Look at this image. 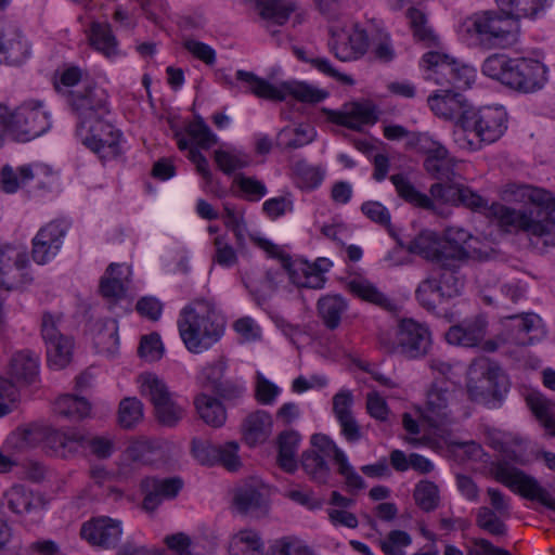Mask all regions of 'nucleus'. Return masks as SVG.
<instances>
[{"label":"nucleus","instance_id":"obj_1","mask_svg":"<svg viewBox=\"0 0 555 555\" xmlns=\"http://www.w3.org/2000/svg\"><path fill=\"white\" fill-rule=\"evenodd\" d=\"M518 190L535 206L533 209H515L492 204L491 215L506 232L525 233L538 250L555 247V197L551 192L539 188L524 185Z\"/></svg>","mask_w":555,"mask_h":555},{"label":"nucleus","instance_id":"obj_2","mask_svg":"<svg viewBox=\"0 0 555 555\" xmlns=\"http://www.w3.org/2000/svg\"><path fill=\"white\" fill-rule=\"evenodd\" d=\"M178 328L188 350L199 353L221 338L224 326L215 305L205 298H196L181 310Z\"/></svg>","mask_w":555,"mask_h":555},{"label":"nucleus","instance_id":"obj_3","mask_svg":"<svg viewBox=\"0 0 555 555\" xmlns=\"http://www.w3.org/2000/svg\"><path fill=\"white\" fill-rule=\"evenodd\" d=\"M236 79L244 85L246 91L269 101L281 102L287 95H292L300 102L319 103L327 95L326 92L306 82L286 81L275 86L254 73L243 69L236 72Z\"/></svg>","mask_w":555,"mask_h":555},{"label":"nucleus","instance_id":"obj_4","mask_svg":"<svg viewBox=\"0 0 555 555\" xmlns=\"http://www.w3.org/2000/svg\"><path fill=\"white\" fill-rule=\"evenodd\" d=\"M422 67L426 72L425 79L439 86L440 91L468 89L475 78L474 68L438 51L425 53Z\"/></svg>","mask_w":555,"mask_h":555},{"label":"nucleus","instance_id":"obj_5","mask_svg":"<svg viewBox=\"0 0 555 555\" xmlns=\"http://www.w3.org/2000/svg\"><path fill=\"white\" fill-rule=\"evenodd\" d=\"M467 30L487 49H506L518 42L520 26L518 20L485 12L472 18Z\"/></svg>","mask_w":555,"mask_h":555},{"label":"nucleus","instance_id":"obj_6","mask_svg":"<svg viewBox=\"0 0 555 555\" xmlns=\"http://www.w3.org/2000/svg\"><path fill=\"white\" fill-rule=\"evenodd\" d=\"M456 273L455 270L434 268L415 291L418 304L426 310L434 311L444 301L460 295L464 283Z\"/></svg>","mask_w":555,"mask_h":555},{"label":"nucleus","instance_id":"obj_7","mask_svg":"<svg viewBox=\"0 0 555 555\" xmlns=\"http://www.w3.org/2000/svg\"><path fill=\"white\" fill-rule=\"evenodd\" d=\"M415 145L418 152L426 156L423 163L425 171L437 180V183L449 185L463 180L459 171L460 162L452 157L441 143L426 134H417Z\"/></svg>","mask_w":555,"mask_h":555},{"label":"nucleus","instance_id":"obj_8","mask_svg":"<svg viewBox=\"0 0 555 555\" xmlns=\"http://www.w3.org/2000/svg\"><path fill=\"white\" fill-rule=\"evenodd\" d=\"M142 396L147 397L154 405L158 423L175 427L184 417L185 409L177 402L163 379L153 373L139 376Z\"/></svg>","mask_w":555,"mask_h":555},{"label":"nucleus","instance_id":"obj_9","mask_svg":"<svg viewBox=\"0 0 555 555\" xmlns=\"http://www.w3.org/2000/svg\"><path fill=\"white\" fill-rule=\"evenodd\" d=\"M494 479L513 492L530 501H538L555 512V499L535 478L527 475L507 462H499L493 466Z\"/></svg>","mask_w":555,"mask_h":555},{"label":"nucleus","instance_id":"obj_10","mask_svg":"<svg viewBox=\"0 0 555 555\" xmlns=\"http://www.w3.org/2000/svg\"><path fill=\"white\" fill-rule=\"evenodd\" d=\"M467 378V391L474 401L496 397L502 388L507 389V380L501 369L483 357L469 364Z\"/></svg>","mask_w":555,"mask_h":555},{"label":"nucleus","instance_id":"obj_11","mask_svg":"<svg viewBox=\"0 0 555 555\" xmlns=\"http://www.w3.org/2000/svg\"><path fill=\"white\" fill-rule=\"evenodd\" d=\"M76 134L83 145L99 154L102 159H111L120 155V132L104 121L103 116L87 126L77 124Z\"/></svg>","mask_w":555,"mask_h":555},{"label":"nucleus","instance_id":"obj_12","mask_svg":"<svg viewBox=\"0 0 555 555\" xmlns=\"http://www.w3.org/2000/svg\"><path fill=\"white\" fill-rule=\"evenodd\" d=\"M546 67L539 61L527 57L511 60L505 86L513 90L532 93L546 83Z\"/></svg>","mask_w":555,"mask_h":555},{"label":"nucleus","instance_id":"obj_13","mask_svg":"<svg viewBox=\"0 0 555 555\" xmlns=\"http://www.w3.org/2000/svg\"><path fill=\"white\" fill-rule=\"evenodd\" d=\"M50 128L49 116L40 104L26 103L10 114L9 130L17 140L29 141Z\"/></svg>","mask_w":555,"mask_h":555},{"label":"nucleus","instance_id":"obj_14","mask_svg":"<svg viewBox=\"0 0 555 555\" xmlns=\"http://www.w3.org/2000/svg\"><path fill=\"white\" fill-rule=\"evenodd\" d=\"M455 401V392L444 383H434L427 392L423 410V420L434 428H442L453 422L451 406Z\"/></svg>","mask_w":555,"mask_h":555},{"label":"nucleus","instance_id":"obj_15","mask_svg":"<svg viewBox=\"0 0 555 555\" xmlns=\"http://www.w3.org/2000/svg\"><path fill=\"white\" fill-rule=\"evenodd\" d=\"M465 130H473L480 141L492 143L499 140L506 129V113L496 107H485L477 112L472 109L465 117Z\"/></svg>","mask_w":555,"mask_h":555},{"label":"nucleus","instance_id":"obj_16","mask_svg":"<svg viewBox=\"0 0 555 555\" xmlns=\"http://www.w3.org/2000/svg\"><path fill=\"white\" fill-rule=\"evenodd\" d=\"M27 254L24 249L5 245L0 248V287L7 291L20 287L30 281L26 271Z\"/></svg>","mask_w":555,"mask_h":555},{"label":"nucleus","instance_id":"obj_17","mask_svg":"<svg viewBox=\"0 0 555 555\" xmlns=\"http://www.w3.org/2000/svg\"><path fill=\"white\" fill-rule=\"evenodd\" d=\"M397 336L401 352L409 358L425 356L431 345L429 330L413 319L400 321Z\"/></svg>","mask_w":555,"mask_h":555},{"label":"nucleus","instance_id":"obj_18","mask_svg":"<svg viewBox=\"0 0 555 555\" xmlns=\"http://www.w3.org/2000/svg\"><path fill=\"white\" fill-rule=\"evenodd\" d=\"M67 102L78 117L77 124L85 126L107 113L105 98L90 86L80 91H69Z\"/></svg>","mask_w":555,"mask_h":555},{"label":"nucleus","instance_id":"obj_19","mask_svg":"<svg viewBox=\"0 0 555 555\" xmlns=\"http://www.w3.org/2000/svg\"><path fill=\"white\" fill-rule=\"evenodd\" d=\"M429 193L435 199L452 205H462L472 210H480L488 204L481 195L464 185L462 180L449 185L434 183L430 185Z\"/></svg>","mask_w":555,"mask_h":555},{"label":"nucleus","instance_id":"obj_20","mask_svg":"<svg viewBox=\"0 0 555 555\" xmlns=\"http://www.w3.org/2000/svg\"><path fill=\"white\" fill-rule=\"evenodd\" d=\"M488 325L486 315L477 314L451 326L446 333V339L455 346L477 347L487 336Z\"/></svg>","mask_w":555,"mask_h":555},{"label":"nucleus","instance_id":"obj_21","mask_svg":"<svg viewBox=\"0 0 555 555\" xmlns=\"http://www.w3.org/2000/svg\"><path fill=\"white\" fill-rule=\"evenodd\" d=\"M428 105L430 109L444 119H455L464 128L465 117H469L472 107L465 98L453 91H440L428 96Z\"/></svg>","mask_w":555,"mask_h":555},{"label":"nucleus","instance_id":"obj_22","mask_svg":"<svg viewBox=\"0 0 555 555\" xmlns=\"http://www.w3.org/2000/svg\"><path fill=\"white\" fill-rule=\"evenodd\" d=\"M330 121L360 131L363 126L372 125L377 120L375 107L370 102H350L343 105L339 111H328Z\"/></svg>","mask_w":555,"mask_h":555},{"label":"nucleus","instance_id":"obj_23","mask_svg":"<svg viewBox=\"0 0 555 555\" xmlns=\"http://www.w3.org/2000/svg\"><path fill=\"white\" fill-rule=\"evenodd\" d=\"M120 522L109 517H98L86 521L80 529V535L89 544L101 547L116 545L121 535Z\"/></svg>","mask_w":555,"mask_h":555},{"label":"nucleus","instance_id":"obj_24","mask_svg":"<svg viewBox=\"0 0 555 555\" xmlns=\"http://www.w3.org/2000/svg\"><path fill=\"white\" fill-rule=\"evenodd\" d=\"M66 228L62 222L52 221L41 228L33 240V258L43 264L54 257L61 248Z\"/></svg>","mask_w":555,"mask_h":555},{"label":"nucleus","instance_id":"obj_25","mask_svg":"<svg viewBox=\"0 0 555 555\" xmlns=\"http://www.w3.org/2000/svg\"><path fill=\"white\" fill-rule=\"evenodd\" d=\"M42 448L51 456L69 459L81 450L82 434L72 430L68 433L54 428H44Z\"/></svg>","mask_w":555,"mask_h":555},{"label":"nucleus","instance_id":"obj_26","mask_svg":"<svg viewBox=\"0 0 555 555\" xmlns=\"http://www.w3.org/2000/svg\"><path fill=\"white\" fill-rule=\"evenodd\" d=\"M182 488V481L179 478L155 479L145 478L141 482V489L145 493L142 508L147 513H153L164 499L175 498Z\"/></svg>","mask_w":555,"mask_h":555},{"label":"nucleus","instance_id":"obj_27","mask_svg":"<svg viewBox=\"0 0 555 555\" xmlns=\"http://www.w3.org/2000/svg\"><path fill=\"white\" fill-rule=\"evenodd\" d=\"M472 237V234L463 228L449 227L446 229L442 240L446 251V269L457 271L461 263L469 258L467 243Z\"/></svg>","mask_w":555,"mask_h":555},{"label":"nucleus","instance_id":"obj_28","mask_svg":"<svg viewBox=\"0 0 555 555\" xmlns=\"http://www.w3.org/2000/svg\"><path fill=\"white\" fill-rule=\"evenodd\" d=\"M408 250L431 261L435 268L446 269L442 240L433 231H423L409 244Z\"/></svg>","mask_w":555,"mask_h":555},{"label":"nucleus","instance_id":"obj_29","mask_svg":"<svg viewBox=\"0 0 555 555\" xmlns=\"http://www.w3.org/2000/svg\"><path fill=\"white\" fill-rule=\"evenodd\" d=\"M505 320L516 322L513 325L515 333L511 340L517 346H527L533 344L534 339H539L543 334L542 320L534 313H521L506 315Z\"/></svg>","mask_w":555,"mask_h":555},{"label":"nucleus","instance_id":"obj_30","mask_svg":"<svg viewBox=\"0 0 555 555\" xmlns=\"http://www.w3.org/2000/svg\"><path fill=\"white\" fill-rule=\"evenodd\" d=\"M233 503L235 508L247 514L266 506L264 487L257 480H250L235 489Z\"/></svg>","mask_w":555,"mask_h":555},{"label":"nucleus","instance_id":"obj_31","mask_svg":"<svg viewBox=\"0 0 555 555\" xmlns=\"http://www.w3.org/2000/svg\"><path fill=\"white\" fill-rule=\"evenodd\" d=\"M283 270L289 275L292 282L298 287L320 289L325 284L323 274L312 271L307 261H293L292 258L283 259Z\"/></svg>","mask_w":555,"mask_h":555},{"label":"nucleus","instance_id":"obj_32","mask_svg":"<svg viewBox=\"0 0 555 555\" xmlns=\"http://www.w3.org/2000/svg\"><path fill=\"white\" fill-rule=\"evenodd\" d=\"M39 373V359L30 350H20L13 353L9 361L8 374L16 380L27 384L35 382Z\"/></svg>","mask_w":555,"mask_h":555},{"label":"nucleus","instance_id":"obj_33","mask_svg":"<svg viewBox=\"0 0 555 555\" xmlns=\"http://www.w3.org/2000/svg\"><path fill=\"white\" fill-rule=\"evenodd\" d=\"M118 263H111L100 281V293L108 299H119L125 296L126 285L129 280L130 270Z\"/></svg>","mask_w":555,"mask_h":555},{"label":"nucleus","instance_id":"obj_34","mask_svg":"<svg viewBox=\"0 0 555 555\" xmlns=\"http://www.w3.org/2000/svg\"><path fill=\"white\" fill-rule=\"evenodd\" d=\"M345 39L349 40L351 46L346 42L338 43V41L331 43V49L337 59L346 62L364 55L369 48V38L364 29L356 25L352 31L345 36Z\"/></svg>","mask_w":555,"mask_h":555},{"label":"nucleus","instance_id":"obj_35","mask_svg":"<svg viewBox=\"0 0 555 555\" xmlns=\"http://www.w3.org/2000/svg\"><path fill=\"white\" fill-rule=\"evenodd\" d=\"M271 427L270 415L264 411H256L249 414L242 425L243 439L249 446L263 443L270 436Z\"/></svg>","mask_w":555,"mask_h":555},{"label":"nucleus","instance_id":"obj_36","mask_svg":"<svg viewBox=\"0 0 555 555\" xmlns=\"http://www.w3.org/2000/svg\"><path fill=\"white\" fill-rule=\"evenodd\" d=\"M256 9L262 20L272 25H284L296 4L289 0H255Z\"/></svg>","mask_w":555,"mask_h":555},{"label":"nucleus","instance_id":"obj_37","mask_svg":"<svg viewBox=\"0 0 555 555\" xmlns=\"http://www.w3.org/2000/svg\"><path fill=\"white\" fill-rule=\"evenodd\" d=\"M526 402L547 433L555 437V402L539 391L529 392Z\"/></svg>","mask_w":555,"mask_h":555},{"label":"nucleus","instance_id":"obj_38","mask_svg":"<svg viewBox=\"0 0 555 555\" xmlns=\"http://www.w3.org/2000/svg\"><path fill=\"white\" fill-rule=\"evenodd\" d=\"M90 46L106 57H113L118 53V42L114 36L111 25L107 23L93 22L88 33Z\"/></svg>","mask_w":555,"mask_h":555},{"label":"nucleus","instance_id":"obj_39","mask_svg":"<svg viewBox=\"0 0 555 555\" xmlns=\"http://www.w3.org/2000/svg\"><path fill=\"white\" fill-rule=\"evenodd\" d=\"M398 195L406 203L425 209L435 210V203L428 195L417 191L403 173H396L390 177Z\"/></svg>","mask_w":555,"mask_h":555},{"label":"nucleus","instance_id":"obj_40","mask_svg":"<svg viewBox=\"0 0 555 555\" xmlns=\"http://www.w3.org/2000/svg\"><path fill=\"white\" fill-rule=\"evenodd\" d=\"M0 53L8 63L17 65L26 60L29 50L20 31L11 28L0 35Z\"/></svg>","mask_w":555,"mask_h":555},{"label":"nucleus","instance_id":"obj_41","mask_svg":"<svg viewBox=\"0 0 555 555\" xmlns=\"http://www.w3.org/2000/svg\"><path fill=\"white\" fill-rule=\"evenodd\" d=\"M347 307V301L341 296L326 295L318 301V313L328 330H335L339 326Z\"/></svg>","mask_w":555,"mask_h":555},{"label":"nucleus","instance_id":"obj_42","mask_svg":"<svg viewBox=\"0 0 555 555\" xmlns=\"http://www.w3.org/2000/svg\"><path fill=\"white\" fill-rule=\"evenodd\" d=\"M348 291L362 300L374 304L385 310H393L395 304L375 285L365 280H352L347 284Z\"/></svg>","mask_w":555,"mask_h":555},{"label":"nucleus","instance_id":"obj_43","mask_svg":"<svg viewBox=\"0 0 555 555\" xmlns=\"http://www.w3.org/2000/svg\"><path fill=\"white\" fill-rule=\"evenodd\" d=\"M300 436L294 430L280 434L279 442V465L287 473H293L297 468L296 453L298 450Z\"/></svg>","mask_w":555,"mask_h":555},{"label":"nucleus","instance_id":"obj_44","mask_svg":"<svg viewBox=\"0 0 555 555\" xmlns=\"http://www.w3.org/2000/svg\"><path fill=\"white\" fill-rule=\"evenodd\" d=\"M230 555H263V542L258 532L241 530L231 540Z\"/></svg>","mask_w":555,"mask_h":555},{"label":"nucleus","instance_id":"obj_45","mask_svg":"<svg viewBox=\"0 0 555 555\" xmlns=\"http://www.w3.org/2000/svg\"><path fill=\"white\" fill-rule=\"evenodd\" d=\"M4 499L7 500L9 508L17 515L31 512L40 502L39 498H37L31 490L21 485L10 488L5 492Z\"/></svg>","mask_w":555,"mask_h":555},{"label":"nucleus","instance_id":"obj_46","mask_svg":"<svg viewBox=\"0 0 555 555\" xmlns=\"http://www.w3.org/2000/svg\"><path fill=\"white\" fill-rule=\"evenodd\" d=\"M194 404L198 415L207 425L220 427L224 424L227 420L225 409L218 400L201 393L195 398Z\"/></svg>","mask_w":555,"mask_h":555},{"label":"nucleus","instance_id":"obj_47","mask_svg":"<svg viewBox=\"0 0 555 555\" xmlns=\"http://www.w3.org/2000/svg\"><path fill=\"white\" fill-rule=\"evenodd\" d=\"M91 405L83 398L74 395H63L54 403L57 415L69 420H81L90 414Z\"/></svg>","mask_w":555,"mask_h":555},{"label":"nucleus","instance_id":"obj_48","mask_svg":"<svg viewBox=\"0 0 555 555\" xmlns=\"http://www.w3.org/2000/svg\"><path fill=\"white\" fill-rule=\"evenodd\" d=\"M35 178L31 166L24 165L15 171L10 165H4L0 172V188L4 193H15L20 188Z\"/></svg>","mask_w":555,"mask_h":555},{"label":"nucleus","instance_id":"obj_49","mask_svg":"<svg viewBox=\"0 0 555 555\" xmlns=\"http://www.w3.org/2000/svg\"><path fill=\"white\" fill-rule=\"evenodd\" d=\"M301 467L309 478L318 483H324L330 476V467L324 456L315 450H307L301 455Z\"/></svg>","mask_w":555,"mask_h":555},{"label":"nucleus","instance_id":"obj_50","mask_svg":"<svg viewBox=\"0 0 555 555\" xmlns=\"http://www.w3.org/2000/svg\"><path fill=\"white\" fill-rule=\"evenodd\" d=\"M46 346L50 366L63 369L70 362L74 347L70 336L53 340Z\"/></svg>","mask_w":555,"mask_h":555},{"label":"nucleus","instance_id":"obj_51","mask_svg":"<svg viewBox=\"0 0 555 555\" xmlns=\"http://www.w3.org/2000/svg\"><path fill=\"white\" fill-rule=\"evenodd\" d=\"M413 498L415 504L424 512L436 509L440 503L439 488L429 480L420 481L414 489Z\"/></svg>","mask_w":555,"mask_h":555},{"label":"nucleus","instance_id":"obj_52","mask_svg":"<svg viewBox=\"0 0 555 555\" xmlns=\"http://www.w3.org/2000/svg\"><path fill=\"white\" fill-rule=\"evenodd\" d=\"M143 420V404L134 398L128 397L120 401L118 408V423L125 429H131Z\"/></svg>","mask_w":555,"mask_h":555},{"label":"nucleus","instance_id":"obj_53","mask_svg":"<svg viewBox=\"0 0 555 555\" xmlns=\"http://www.w3.org/2000/svg\"><path fill=\"white\" fill-rule=\"evenodd\" d=\"M185 132L201 149L208 150L217 143L216 134L199 115L186 125Z\"/></svg>","mask_w":555,"mask_h":555},{"label":"nucleus","instance_id":"obj_54","mask_svg":"<svg viewBox=\"0 0 555 555\" xmlns=\"http://www.w3.org/2000/svg\"><path fill=\"white\" fill-rule=\"evenodd\" d=\"M406 16L410 21V26L413 30L414 38L430 47L436 43V36L433 30L427 26V20L425 14L415 8H410L406 12Z\"/></svg>","mask_w":555,"mask_h":555},{"label":"nucleus","instance_id":"obj_55","mask_svg":"<svg viewBox=\"0 0 555 555\" xmlns=\"http://www.w3.org/2000/svg\"><path fill=\"white\" fill-rule=\"evenodd\" d=\"M476 524L480 529L494 537H504L507 531L501 516L488 506L479 507Z\"/></svg>","mask_w":555,"mask_h":555},{"label":"nucleus","instance_id":"obj_56","mask_svg":"<svg viewBox=\"0 0 555 555\" xmlns=\"http://www.w3.org/2000/svg\"><path fill=\"white\" fill-rule=\"evenodd\" d=\"M43 433L44 428H17L10 435L8 443L17 451H25L42 443Z\"/></svg>","mask_w":555,"mask_h":555},{"label":"nucleus","instance_id":"obj_57","mask_svg":"<svg viewBox=\"0 0 555 555\" xmlns=\"http://www.w3.org/2000/svg\"><path fill=\"white\" fill-rule=\"evenodd\" d=\"M291 133L294 134L293 139H289L285 143L286 149L295 150L302 147L309 143H311L315 139V130L314 128L309 124H300L293 130L291 129H283L279 133V139H283Z\"/></svg>","mask_w":555,"mask_h":555},{"label":"nucleus","instance_id":"obj_58","mask_svg":"<svg viewBox=\"0 0 555 555\" xmlns=\"http://www.w3.org/2000/svg\"><path fill=\"white\" fill-rule=\"evenodd\" d=\"M138 353L146 362H156L164 354V345L157 333H151L141 337Z\"/></svg>","mask_w":555,"mask_h":555},{"label":"nucleus","instance_id":"obj_59","mask_svg":"<svg viewBox=\"0 0 555 555\" xmlns=\"http://www.w3.org/2000/svg\"><path fill=\"white\" fill-rule=\"evenodd\" d=\"M267 555H312L308 546L293 537L275 540L269 547Z\"/></svg>","mask_w":555,"mask_h":555},{"label":"nucleus","instance_id":"obj_60","mask_svg":"<svg viewBox=\"0 0 555 555\" xmlns=\"http://www.w3.org/2000/svg\"><path fill=\"white\" fill-rule=\"evenodd\" d=\"M411 537L402 530H392L379 541V546L386 555H405L404 548L411 544Z\"/></svg>","mask_w":555,"mask_h":555},{"label":"nucleus","instance_id":"obj_61","mask_svg":"<svg viewBox=\"0 0 555 555\" xmlns=\"http://www.w3.org/2000/svg\"><path fill=\"white\" fill-rule=\"evenodd\" d=\"M511 60L501 54H492L485 60L481 67L482 73L505 85Z\"/></svg>","mask_w":555,"mask_h":555},{"label":"nucleus","instance_id":"obj_62","mask_svg":"<svg viewBox=\"0 0 555 555\" xmlns=\"http://www.w3.org/2000/svg\"><path fill=\"white\" fill-rule=\"evenodd\" d=\"M215 162L220 170L228 175L250 164L249 157L245 154L230 153L221 150L215 152Z\"/></svg>","mask_w":555,"mask_h":555},{"label":"nucleus","instance_id":"obj_63","mask_svg":"<svg viewBox=\"0 0 555 555\" xmlns=\"http://www.w3.org/2000/svg\"><path fill=\"white\" fill-rule=\"evenodd\" d=\"M240 446L236 441H228L218 446L217 463L229 472H236L242 466L238 455Z\"/></svg>","mask_w":555,"mask_h":555},{"label":"nucleus","instance_id":"obj_64","mask_svg":"<svg viewBox=\"0 0 555 555\" xmlns=\"http://www.w3.org/2000/svg\"><path fill=\"white\" fill-rule=\"evenodd\" d=\"M223 210L224 214L222 218L224 225L234 233L237 242H243L246 231L243 210H237L234 206L228 203L223 205Z\"/></svg>","mask_w":555,"mask_h":555}]
</instances>
